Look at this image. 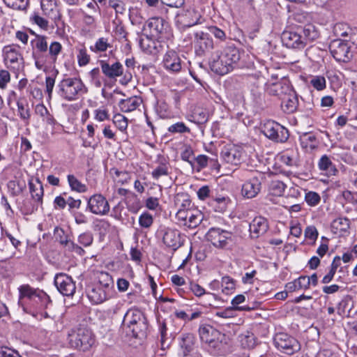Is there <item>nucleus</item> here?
<instances>
[{
    "label": "nucleus",
    "mask_w": 357,
    "mask_h": 357,
    "mask_svg": "<svg viewBox=\"0 0 357 357\" xmlns=\"http://www.w3.org/2000/svg\"><path fill=\"white\" fill-rule=\"evenodd\" d=\"M240 59L238 50L229 46L225 47L218 57L212 61L211 68L215 73L224 75L233 70L238 65Z\"/></svg>",
    "instance_id": "obj_1"
},
{
    "label": "nucleus",
    "mask_w": 357,
    "mask_h": 357,
    "mask_svg": "<svg viewBox=\"0 0 357 357\" xmlns=\"http://www.w3.org/2000/svg\"><path fill=\"white\" fill-rule=\"evenodd\" d=\"M58 93L61 98L67 101L78 100L87 92V88L78 77H64L58 84Z\"/></svg>",
    "instance_id": "obj_2"
},
{
    "label": "nucleus",
    "mask_w": 357,
    "mask_h": 357,
    "mask_svg": "<svg viewBox=\"0 0 357 357\" xmlns=\"http://www.w3.org/2000/svg\"><path fill=\"white\" fill-rule=\"evenodd\" d=\"M68 342L72 347L86 351L94 344L95 336L89 328L78 327L69 333Z\"/></svg>",
    "instance_id": "obj_3"
},
{
    "label": "nucleus",
    "mask_w": 357,
    "mask_h": 357,
    "mask_svg": "<svg viewBox=\"0 0 357 357\" xmlns=\"http://www.w3.org/2000/svg\"><path fill=\"white\" fill-rule=\"evenodd\" d=\"M198 333L202 342L206 344L208 347L217 350L222 349L225 334L213 326L206 323L201 324Z\"/></svg>",
    "instance_id": "obj_4"
},
{
    "label": "nucleus",
    "mask_w": 357,
    "mask_h": 357,
    "mask_svg": "<svg viewBox=\"0 0 357 357\" xmlns=\"http://www.w3.org/2000/svg\"><path fill=\"white\" fill-rule=\"evenodd\" d=\"M143 33L157 40L163 41L170 36L169 26L162 17H151L144 25Z\"/></svg>",
    "instance_id": "obj_5"
},
{
    "label": "nucleus",
    "mask_w": 357,
    "mask_h": 357,
    "mask_svg": "<svg viewBox=\"0 0 357 357\" xmlns=\"http://www.w3.org/2000/svg\"><path fill=\"white\" fill-rule=\"evenodd\" d=\"M206 238L213 246L218 249H227L235 240L234 234L220 227H211L206 234Z\"/></svg>",
    "instance_id": "obj_6"
},
{
    "label": "nucleus",
    "mask_w": 357,
    "mask_h": 357,
    "mask_svg": "<svg viewBox=\"0 0 357 357\" xmlns=\"http://www.w3.org/2000/svg\"><path fill=\"white\" fill-rule=\"evenodd\" d=\"M2 54L7 68L17 71L23 68L24 59L19 45H6L2 50Z\"/></svg>",
    "instance_id": "obj_7"
},
{
    "label": "nucleus",
    "mask_w": 357,
    "mask_h": 357,
    "mask_svg": "<svg viewBox=\"0 0 357 357\" xmlns=\"http://www.w3.org/2000/svg\"><path fill=\"white\" fill-rule=\"evenodd\" d=\"M261 132L266 137L276 142H284L289 138L288 130L271 120L264 123L261 126Z\"/></svg>",
    "instance_id": "obj_8"
},
{
    "label": "nucleus",
    "mask_w": 357,
    "mask_h": 357,
    "mask_svg": "<svg viewBox=\"0 0 357 357\" xmlns=\"http://www.w3.org/2000/svg\"><path fill=\"white\" fill-rule=\"evenodd\" d=\"M275 346L288 355H292L301 349L299 342L294 337L284 333H277L273 339Z\"/></svg>",
    "instance_id": "obj_9"
},
{
    "label": "nucleus",
    "mask_w": 357,
    "mask_h": 357,
    "mask_svg": "<svg viewBox=\"0 0 357 357\" xmlns=\"http://www.w3.org/2000/svg\"><path fill=\"white\" fill-rule=\"evenodd\" d=\"M220 155L225 163L236 167L244 160L245 151L241 146L229 144L222 148Z\"/></svg>",
    "instance_id": "obj_10"
},
{
    "label": "nucleus",
    "mask_w": 357,
    "mask_h": 357,
    "mask_svg": "<svg viewBox=\"0 0 357 357\" xmlns=\"http://www.w3.org/2000/svg\"><path fill=\"white\" fill-rule=\"evenodd\" d=\"M204 21L200 9L190 7L177 15L176 22L183 28H189L202 24Z\"/></svg>",
    "instance_id": "obj_11"
},
{
    "label": "nucleus",
    "mask_w": 357,
    "mask_h": 357,
    "mask_svg": "<svg viewBox=\"0 0 357 357\" xmlns=\"http://www.w3.org/2000/svg\"><path fill=\"white\" fill-rule=\"evenodd\" d=\"M158 234L162 238L163 243L174 251L183 245L181 232L178 229L170 227H160Z\"/></svg>",
    "instance_id": "obj_12"
},
{
    "label": "nucleus",
    "mask_w": 357,
    "mask_h": 357,
    "mask_svg": "<svg viewBox=\"0 0 357 357\" xmlns=\"http://www.w3.org/2000/svg\"><path fill=\"white\" fill-rule=\"evenodd\" d=\"M123 321L135 336L146 328L144 315L138 309L129 310L124 316Z\"/></svg>",
    "instance_id": "obj_13"
},
{
    "label": "nucleus",
    "mask_w": 357,
    "mask_h": 357,
    "mask_svg": "<svg viewBox=\"0 0 357 357\" xmlns=\"http://www.w3.org/2000/svg\"><path fill=\"white\" fill-rule=\"evenodd\" d=\"M62 45L59 42H52L49 47L48 55L44 56L43 54H34L35 65L39 70L43 69L47 63L52 64L54 63L58 58V56L61 52Z\"/></svg>",
    "instance_id": "obj_14"
},
{
    "label": "nucleus",
    "mask_w": 357,
    "mask_h": 357,
    "mask_svg": "<svg viewBox=\"0 0 357 357\" xmlns=\"http://www.w3.org/2000/svg\"><path fill=\"white\" fill-rule=\"evenodd\" d=\"M87 208L95 215H105L109 212L110 206L103 195L95 194L88 199Z\"/></svg>",
    "instance_id": "obj_15"
},
{
    "label": "nucleus",
    "mask_w": 357,
    "mask_h": 357,
    "mask_svg": "<svg viewBox=\"0 0 357 357\" xmlns=\"http://www.w3.org/2000/svg\"><path fill=\"white\" fill-rule=\"evenodd\" d=\"M54 284L58 291L63 296H71L75 292V283L67 274L62 273L56 274L54 278Z\"/></svg>",
    "instance_id": "obj_16"
},
{
    "label": "nucleus",
    "mask_w": 357,
    "mask_h": 357,
    "mask_svg": "<svg viewBox=\"0 0 357 357\" xmlns=\"http://www.w3.org/2000/svg\"><path fill=\"white\" fill-rule=\"evenodd\" d=\"M195 47L197 55L203 56L213 49V40L208 33L203 31L197 32L195 34Z\"/></svg>",
    "instance_id": "obj_17"
},
{
    "label": "nucleus",
    "mask_w": 357,
    "mask_h": 357,
    "mask_svg": "<svg viewBox=\"0 0 357 357\" xmlns=\"http://www.w3.org/2000/svg\"><path fill=\"white\" fill-rule=\"evenodd\" d=\"M282 41L284 45L288 48L303 49L305 46L304 39L300 34L298 28L296 30H285L282 33Z\"/></svg>",
    "instance_id": "obj_18"
},
{
    "label": "nucleus",
    "mask_w": 357,
    "mask_h": 357,
    "mask_svg": "<svg viewBox=\"0 0 357 357\" xmlns=\"http://www.w3.org/2000/svg\"><path fill=\"white\" fill-rule=\"evenodd\" d=\"M139 45L142 50L148 54H157L163 50L165 44L161 40H157L152 37H149L146 33L140 37Z\"/></svg>",
    "instance_id": "obj_19"
},
{
    "label": "nucleus",
    "mask_w": 357,
    "mask_h": 357,
    "mask_svg": "<svg viewBox=\"0 0 357 357\" xmlns=\"http://www.w3.org/2000/svg\"><path fill=\"white\" fill-rule=\"evenodd\" d=\"M330 51L334 59L340 62H347L350 57L348 45L340 40H334L330 45Z\"/></svg>",
    "instance_id": "obj_20"
},
{
    "label": "nucleus",
    "mask_w": 357,
    "mask_h": 357,
    "mask_svg": "<svg viewBox=\"0 0 357 357\" xmlns=\"http://www.w3.org/2000/svg\"><path fill=\"white\" fill-rule=\"evenodd\" d=\"M261 182L259 178L252 176L245 181L241 187V195L245 199H252L260 192Z\"/></svg>",
    "instance_id": "obj_21"
},
{
    "label": "nucleus",
    "mask_w": 357,
    "mask_h": 357,
    "mask_svg": "<svg viewBox=\"0 0 357 357\" xmlns=\"http://www.w3.org/2000/svg\"><path fill=\"white\" fill-rule=\"evenodd\" d=\"M162 66L169 72H179L182 64L177 52L172 50L167 51L163 56Z\"/></svg>",
    "instance_id": "obj_22"
},
{
    "label": "nucleus",
    "mask_w": 357,
    "mask_h": 357,
    "mask_svg": "<svg viewBox=\"0 0 357 357\" xmlns=\"http://www.w3.org/2000/svg\"><path fill=\"white\" fill-rule=\"evenodd\" d=\"M112 291L95 284L89 290L87 296L92 303L98 305L109 299L112 297Z\"/></svg>",
    "instance_id": "obj_23"
},
{
    "label": "nucleus",
    "mask_w": 357,
    "mask_h": 357,
    "mask_svg": "<svg viewBox=\"0 0 357 357\" xmlns=\"http://www.w3.org/2000/svg\"><path fill=\"white\" fill-rule=\"evenodd\" d=\"M41 8L45 15L52 19L56 26L61 19V14L59 9L53 0H42Z\"/></svg>",
    "instance_id": "obj_24"
},
{
    "label": "nucleus",
    "mask_w": 357,
    "mask_h": 357,
    "mask_svg": "<svg viewBox=\"0 0 357 357\" xmlns=\"http://www.w3.org/2000/svg\"><path fill=\"white\" fill-rule=\"evenodd\" d=\"M267 229V220L261 216L255 217L250 224V232L252 238H258L265 234Z\"/></svg>",
    "instance_id": "obj_25"
},
{
    "label": "nucleus",
    "mask_w": 357,
    "mask_h": 357,
    "mask_svg": "<svg viewBox=\"0 0 357 357\" xmlns=\"http://www.w3.org/2000/svg\"><path fill=\"white\" fill-rule=\"evenodd\" d=\"M100 66L103 74L108 78L114 79L123 74V66L119 62L110 65L105 61H101Z\"/></svg>",
    "instance_id": "obj_26"
},
{
    "label": "nucleus",
    "mask_w": 357,
    "mask_h": 357,
    "mask_svg": "<svg viewBox=\"0 0 357 357\" xmlns=\"http://www.w3.org/2000/svg\"><path fill=\"white\" fill-rule=\"evenodd\" d=\"M29 191L32 198L37 202L42 204L44 195L43 185L37 177H31L29 180Z\"/></svg>",
    "instance_id": "obj_27"
},
{
    "label": "nucleus",
    "mask_w": 357,
    "mask_h": 357,
    "mask_svg": "<svg viewBox=\"0 0 357 357\" xmlns=\"http://www.w3.org/2000/svg\"><path fill=\"white\" fill-rule=\"evenodd\" d=\"M156 164V167L151 172V176L153 179L158 180L160 177L169 174L171 167L167 158L162 156L158 158Z\"/></svg>",
    "instance_id": "obj_28"
},
{
    "label": "nucleus",
    "mask_w": 357,
    "mask_h": 357,
    "mask_svg": "<svg viewBox=\"0 0 357 357\" xmlns=\"http://www.w3.org/2000/svg\"><path fill=\"white\" fill-rule=\"evenodd\" d=\"M331 231L338 235L344 236L349 233L350 228V221L347 218H337L335 219L331 223Z\"/></svg>",
    "instance_id": "obj_29"
},
{
    "label": "nucleus",
    "mask_w": 357,
    "mask_h": 357,
    "mask_svg": "<svg viewBox=\"0 0 357 357\" xmlns=\"http://www.w3.org/2000/svg\"><path fill=\"white\" fill-rule=\"evenodd\" d=\"M318 167L328 177L335 176L338 172L335 164H333L331 158L326 155H324L321 157L318 162Z\"/></svg>",
    "instance_id": "obj_30"
},
{
    "label": "nucleus",
    "mask_w": 357,
    "mask_h": 357,
    "mask_svg": "<svg viewBox=\"0 0 357 357\" xmlns=\"http://www.w3.org/2000/svg\"><path fill=\"white\" fill-rule=\"evenodd\" d=\"M281 107L286 113L294 112L298 105V100L294 93L284 94L282 98Z\"/></svg>",
    "instance_id": "obj_31"
},
{
    "label": "nucleus",
    "mask_w": 357,
    "mask_h": 357,
    "mask_svg": "<svg viewBox=\"0 0 357 357\" xmlns=\"http://www.w3.org/2000/svg\"><path fill=\"white\" fill-rule=\"evenodd\" d=\"M203 218V213L200 211L192 208L186 218V221L183 222L182 225L190 229H194L199 225V224L202 222Z\"/></svg>",
    "instance_id": "obj_32"
},
{
    "label": "nucleus",
    "mask_w": 357,
    "mask_h": 357,
    "mask_svg": "<svg viewBox=\"0 0 357 357\" xmlns=\"http://www.w3.org/2000/svg\"><path fill=\"white\" fill-rule=\"evenodd\" d=\"M16 103L18 116L25 124H29L31 118V111L27 100L24 98H20L17 100Z\"/></svg>",
    "instance_id": "obj_33"
},
{
    "label": "nucleus",
    "mask_w": 357,
    "mask_h": 357,
    "mask_svg": "<svg viewBox=\"0 0 357 357\" xmlns=\"http://www.w3.org/2000/svg\"><path fill=\"white\" fill-rule=\"evenodd\" d=\"M51 303L50 296L43 290L39 289L35 297L31 301V303L35 306L38 310L46 309Z\"/></svg>",
    "instance_id": "obj_34"
},
{
    "label": "nucleus",
    "mask_w": 357,
    "mask_h": 357,
    "mask_svg": "<svg viewBox=\"0 0 357 357\" xmlns=\"http://www.w3.org/2000/svg\"><path fill=\"white\" fill-rule=\"evenodd\" d=\"M140 104L141 99L137 96H132L121 100L119 103V107L123 112H130L135 110Z\"/></svg>",
    "instance_id": "obj_35"
},
{
    "label": "nucleus",
    "mask_w": 357,
    "mask_h": 357,
    "mask_svg": "<svg viewBox=\"0 0 357 357\" xmlns=\"http://www.w3.org/2000/svg\"><path fill=\"white\" fill-rule=\"evenodd\" d=\"M35 112L42 118L43 121L51 126L52 128H54L57 123L56 120L54 119L53 115L49 112L48 109L44 105H36Z\"/></svg>",
    "instance_id": "obj_36"
},
{
    "label": "nucleus",
    "mask_w": 357,
    "mask_h": 357,
    "mask_svg": "<svg viewBox=\"0 0 357 357\" xmlns=\"http://www.w3.org/2000/svg\"><path fill=\"white\" fill-rule=\"evenodd\" d=\"M298 151L296 149H288L282 152L280 155L281 161L288 166L298 165Z\"/></svg>",
    "instance_id": "obj_37"
},
{
    "label": "nucleus",
    "mask_w": 357,
    "mask_h": 357,
    "mask_svg": "<svg viewBox=\"0 0 357 357\" xmlns=\"http://www.w3.org/2000/svg\"><path fill=\"white\" fill-rule=\"evenodd\" d=\"M195 340V337L192 333H188L181 335L179 345L183 349L184 356H187L193 349Z\"/></svg>",
    "instance_id": "obj_38"
},
{
    "label": "nucleus",
    "mask_w": 357,
    "mask_h": 357,
    "mask_svg": "<svg viewBox=\"0 0 357 357\" xmlns=\"http://www.w3.org/2000/svg\"><path fill=\"white\" fill-rule=\"evenodd\" d=\"M19 291V303L22 302L24 298L28 299L30 302L35 297L39 291V289H35L29 284H22L18 287Z\"/></svg>",
    "instance_id": "obj_39"
},
{
    "label": "nucleus",
    "mask_w": 357,
    "mask_h": 357,
    "mask_svg": "<svg viewBox=\"0 0 357 357\" xmlns=\"http://www.w3.org/2000/svg\"><path fill=\"white\" fill-rule=\"evenodd\" d=\"M300 34L302 35L305 41V46L308 41L315 40L318 37V32L312 24L305 25L304 27H298Z\"/></svg>",
    "instance_id": "obj_40"
},
{
    "label": "nucleus",
    "mask_w": 357,
    "mask_h": 357,
    "mask_svg": "<svg viewBox=\"0 0 357 357\" xmlns=\"http://www.w3.org/2000/svg\"><path fill=\"white\" fill-rule=\"evenodd\" d=\"M98 282L96 284L100 285L110 291H113L114 282L112 276L107 272L100 271L97 273Z\"/></svg>",
    "instance_id": "obj_41"
},
{
    "label": "nucleus",
    "mask_w": 357,
    "mask_h": 357,
    "mask_svg": "<svg viewBox=\"0 0 357 357\" xmlns=\"http://www.w3.org/2000/svg\"><path fill=\"white\" fill-rule=\"evenodd\" d=\"M285 188L286 185L283 182L278 180L272 181L269 185L268 198L271 201H273V196H282L284 192Z\"/></svg>",
    "instance_id": "obj_42"
},
{
    "label": "nucleus",
    "mask_w": 357,
    "mask_h": 357,
    "mask_svg": "<svg viewBox=\"0 0 357 357\" xmlns=\"http://www.w3.org/2000/svg\"><path fill=\"white\" fill-rule=\"evenodd\" d=\"M300 142L303 149L306 151L313 150L317 146L315 136L312 133H304L300 137Z\"/></svg>",
    "instance_id": "obj_43"
},
{
    "label": "nucleus",
    "mask_w": 357,
    "mask_h": 357,
    "mask_svg": "<svg viewBox=\"0 0 357 357\" xmlns=\"http://www.w3.org/2000/svg\"><path fill=\"white\" fill-rule=\"evenodd\" d=\"M110 47L112 45L109 43L108 38L101 37L95 42L94 45H91L89 49L95 54H100L106 52Z\"/></svg>",
    "instance_id": "obj_44"
},
{
    "label": "nucleus",
    "mask_w": 357,
    "mask_h": 357,
    "mask_svg": "<svg viewBox=\"0 0 357 357\" xmlns=\"http://www.w3.org/2000/svg\"><path fill=\"white\" fill-rule=\"evenodd\" d=\"M67 180L71 190L79 193H83L87 191V186L79 181L75 175L68 174L67 176Z\"/></svg>",
    "instance_id": "obj_45"
},
{
    "label": "nucleus",
    "mask_w": 357,
    "mask_h": 357,
    "mask_svg": "<svg viewBox=\"0 0 357 357\" xmlns=\"http://www.w3.org/2000/svg\"><path fill=\"white\" fill-rule=\"evenodd\" d=\"M245 301V296L243 294H238L232 300H231V307L236 310V311H246L250 312L255 309V307H250L248 305H239L243 303Z\"/></svg>",
    "instance_id": "obj_46"
},
{
    "label": "nucleus",
    "mask_w": 357,
    "mask_h": 357,
    "mask_svg": "<svg viewBox=\"0 0 357 357\" xmlns=\"http://www.w3.org/2000/svg\"><path fill=\"white\" fill-rule=\"evenodd\" d=\"M31 43L38 51V52L33 54V56L34 54H42L46 52L48 49L47 38L45 36H37Z\"/></svg>",
    "instance_id": "obj_47"
},
{
    "label": "nucleus",
    "mask_w": 357,
    "mask_h": 357,
    "mask_svg": "<svg viewBox=\"0 0 357 357\" xmlns=\"http://www.w3.org/2000/svg\"><path fill=\"white\" fill-rule=\"evenodd\" d=\"M288 89V86L282 82H277L270 84L267 87V92L270 95L280 96L283 93L284 95L286 94Z\"/></svg>",
    "instance_id": "obj_48"
},
{
    "label": "nucleus",
    "mask_w": 357,
    "mask_h": 357,
    "mask_svg": "<svg viewBox=\"0 0 357 357\" xmlns=\"http://www.w3.org/2000/svg\"><path fill=\"white\" fill-rule=\"evenodd\" d=\"M190 201L185 199L176 214V218L181 225H183V222L186 221L188 213H190L192 208H190Z\"/></svg>",
    "instance_id": "obj_49"
},
{
    "label": "nucleus",
    "mask_w": 357,
    "mask_h": 357,
    "mask_svg": "<svg viewBox=\"0 0 357 357\" xmlns=\"http://www.w3.org/2000/svg\"><path fill=\"white\" fill-rule=\"evenodd\" d=\"M8 189L10 195L13 197L20 195L25 188V184L20 181L11 180L8 181Z\"/></svg>",
    "instance_id": "obj_50"
},
{
    "label": "nucleus",
    "mask_w": 357,
    "mask_h": 357,
    "mask_svg": "<svg viewBox=\"0 0 357 357\" xmlns=\"http://www.w3.org/2000/svg\"><path fill=\"white\" fill-rule=\"evenodd\" d=\"M222 291L223 294L229 295L233 293L236 288L235 280L229 276H224L222 278Z\"/></svg>",
    "instance_id": "obj_51"
},
{
    "label": "nucleus",
    "mask_w": 357,
    "mask_h": 357,
    "mask_svg": "<svg viewBox=\"0 0 357 357\" xmlns=\"http://www.w3.org/2000/svg\"><path fill=\"white\" fill-rule=\"evenodd\" d=\"M351 29L346 23L339 22L335 24L333 27V33L337 37L349 36Z\"/></svg>",
    "instance_id": "obj_52"
},
{
    "label": "nucleus",
    "mask_w": 357,
    "mask_h": 357,
    "mask_svg": "<svg viewBox=\"0 0 357 357\" xmlns=\"http://www.w3.org/2000/svg\"><path fill=\"white\" fill-rule=\"evenodd\" d=\"M112 121L116 127L121 132H125L128 128V119L121 114H116L113 116Z\"/></svg>",
    "instance_id": "obj_53"
},
{
    "label": "nucleus",
    "mask_w": 357,
    "mask_h": 357,
    "mask_svg": "<svg viewBox=\"0 0 357 357\" xmlns=\"http://www.w3.org/2000/svg\"><path fill=\"white\" fill-rule=\"evenodd\" d=\"M229 202V198L227 197H219L213 199L211 205L215 207V210L217 211H224L228 203Z\"/></svg>",
    "instance_id": "obj_54"
},
{
    "label": "nucleus",
    "mask_w": 357,
    "mask_h": 357,
    "mask_svg": "<svg viewBox=\"0 0 357 357\" xmlns=\"http://www.w3.org/2000/svg\"><path fill=\"white\" fill-rule=\"evenodd\" d=\"M77 59L79 66H84L89 63L91 56L85 47L77 50Z\"/></svg>",
    "instance_id": "obj_55"
},
{
    "label": "nucleus",
    "mask_w": 357,
    "mask_h": 357,
    "mask_svg": "<svg viewBox=\"0 0 357 357\" xmlns=\"http://www.w3.org/2000/svg\"><path fill=\"white\" fill-rule=\"evenodd\" d=\"M153 223V218L151 214L148 212H144L139 217V224L141 227L149 229Z\"/></svg>",
    "instance_id": "obj_56"
},
{
    "label": "nucleus",
    "mask_w": 357,
    "mask_h": 357,
    "mask_svg": "<svg viewBox=\"0 0 357 357\" xmlns=\"http://www.w3.org/2000/svg\"><path fill=\"white\" fill-rule=\"evenodd\" d=\"M305 201L310 206H316L319 204L321 197L316 192L309 191L305 193Z\"/></svg>",
    "instance_id": "obj_57"
},
{
    "label": "nucleus",
    "mask_w": 357,
    "mask_h": 357,
    "mask_svg": "<svg viewBox=\"0 0 357 357\" xmlns=\"http://www.w3.org/2000/svg\"><path fill=\"white\" fill-rule=\"evenodd\" d=\"M310 83L317 91H322L326 86V79L321 75L313 76L311 78Z\"/></svg>",
    "instance_id": "obj_58"
},
{
    "label": "nucleus",
    "mask_w": 357,
    "mask_h": 357,
    "mask_svg": "<svg viewBox=\"0 0 357 357\" xmlns=\"http://www.w3.org/2000/svg\"><path fill=\"white\" fill-rule=\"evenodd\" d=\"M168 132L172 134L176 133H185V132H190V130L188 127L185 126V124L183 122H177L176 123H174L171 125L168 129Z\"/></svg>",
    "instance_id": "obj_59"
},
{
    "label": "nucleus",
    "mask_w": 357,
    "mask_h": 357,
    "mask_svg": "<svg viewBox=\"0 0 357 357\" xmlns=\"http://www.w3.org/2000/svg\"><path fill=\"white\" fill-rule=\"evenodd\" d=\"M8 7L15 10H25L28 6V0H3Z\"/></svg>",
    "instance_id": "obj_60"
},
{
    "label": "nucleus",
    "mask_w": 357,
    "mask_h": 357,
    "mask_svg": "<svg viewBox=\"0 0 357 357\" xmlns=\"http://www.w3.org/2000/svg\"><path fill=\"white\" fill-rule=\"evenodd\" d=\"M190 289L192 291L194 295L197 297H200L204 294H208L213 297H215V295L213 294L206 293L205 289L202 286L195 282L190 283Z\"/></svg>",
    "instance_id": "obj_61"
},
{
    "label": "nucleus",
    "mask_w": 357,
    "mask_h": 357,
    "mask_svg": "<svg viewBox=\"0 0 357 357\" xmlns=\"http://www.w3.org/2000/svg\"><path fill=\"white\" fill-rule=\"evenodd\" d=\"M236 310L231 307H228L224 310L215 312V316L223 319L234 318L236 316Z\"/></svg>",
    "instance_id": "obj_62"
},
{
    "label": "nucleus",
    "mask_w": 357,
    "mask_h": 357,
    "mask_svg": "<svg viewBox=\"0 0 357 357\" xmlns=\"http://www.w3.org/2000/svg\"><path fill=\"white\" fill-rule=\"evenodd\" d=\"M195 160L197 165V169L198 172H199L208 166L209 157L206 155L201 154L198 155L195 158Z\"/></svg>",
    "instance_id": "obj_63"
},
{
    "label": "nucleus",
    "mask_w": 357,
    "mask_h": 357,
    "mask_svg": "<svg viewBox=\"0 0 357 357\" xmlns=\"http://www.w3.org/2000/svg\"><path fill=\"white\" fill-rule=\"evenodd\" d=\"M0 357H22L17 350L8 347H0Z\"/></svg>",
    "instance_id": "obj_64"
}]
</instances>
